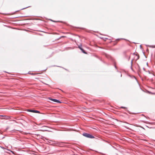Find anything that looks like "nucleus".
<instances>
[{
	"label": "nucleus",
	"mask_w": 155,
	"mask_h": 155,
	"mask_svg": "<svg viewBox=\"0 0 155 155\" xmlns=\"http://www.w3.org/2000/svg\"><path fill=\"white\" fill-rule=\"evenodd\" d=\"M83 135L85 137L90 138H94L92 135L86 133L84 134Z\"/></svg>",
	"instance_id": "1"
},
{
	"label": "nucleus",
	"mask_w": 155,
	"mask_h": 155,
	"mask_svg": "<svg viewBox=\"0 0 155 155\" xmlns=\"http://www.w3.org/2000/svg\"><path fill=\"white\" fill-rule=\"evenodd\" d=\"M148 132L152 134H155V128H151L148 131Z\"/></svg>",
	"instance_id": "2"
},
{
	"label": "nucleus",
	"mask_w": 155,
	"mask_h": 155,
	"mask_svg": "<svg viewBox=\"0 0 155 155\" xmlns=\"http://www.w3.org/2000/svg\"><path fill=\"white\" fill-rule=\"evenodd\" d=\"M133 55L134 56V59L136 61L138 60L139 59V56L136 53H134Z\"/></svg>",
	"instance_id": "3"
},
{
	"label": "nucleus",
	"mask_w": 155,
	"mask_h": 155,
	"mask_svg": "<svg viewBox=\"0 0 155 155\" xmlns=\"http://www.w3.org/2000/svg\"><path fill=\"white\" fill-rule=\"evenodd\" d=\"M49 100H51V101H52L54 102L58 103H61V101H59L58 100H56V99H52V98H49Z\"/></svg>",
	"instance_id": "4"
},
{
	"label": "nucleus",
	"mask_w": 155,
	"mask_h": 155,
	"mask_svg": "<svg viewBox=\"0 0 155 155\" xmlns=\"http://www.w3.org/2000/svg\"><path fill=\"white\" fill-rule=\"evenodd\" d=\"M4 117L3 118L4 119H9V117H8V116H4Z\"/></svg>",
	"instance_id": "5"
},
{
	"label": "nucleus",
	"mask_w": 155,
	"mask_h": 155,
	"mask_svg": "<svg viewBox=\"0 0 155 155\" xmlns=\"http://www.w3.org/2000/svg\"><path fill=\"white\" fill-rule=\"evenodd\" d=\"M80 50L82 51L84 53L87 54V53L82 48H81Z\"/></svg>",
	"instance_id": "6"
},
{
	"label": "nucleus",
	"mask_w": 155,
	"mask_h": 155,
	"mask_svg": "<svg viewBox=\"0 0 155 155\" xmlns=\"http://www.w3.org/2000/svg\"><path fill=\"white\" fill-rule=\"evenodd\" d=\"M33 113H40V112L39 111L36 110H34L33 111Z\"/></svg>",
	"instance_id": "7"
},
{
	"label": "nucleus",
	"mask_w": 155,
	"mask_h": 155,
	"mask_svg": "<svg viewBox=\"0 0 155 155\" xmlns=\"http://www.w3.org/2000/svg\"><path fill=\"white\" fill-rule=\"evenodd\" d=\"M34 110H28V111H29V112H33V111Z\"/></svg>",
	"instance_id": "8"
},
{
	"label": "nucleus",
	"mask_w": 155,
	"mask_h": 155,
	"mask_svg": "<svg viewBox=\"0 0 155 155\" xmlns=\"http://www.w3.org/2000/svg\"><path fill=\"white\" fill-rule=\"evenodd\" d=\"M78 48L80 49L81 48V46H78Z\"/></svg>",
	"instance_id": "9"
},
{
	"label": "nucleus",
	"mask_w": 155,
	"mask_h": 155,
	"mask_svg": "<svg viewBox=\"0 0 155 155\" xmlns=\"http://www.w3.org/2000/svg\"><path fill=\"white\" fill-rule=\"evenodd\" d=\"M121 108H125V107H122Z\"/></svg>",
	"instance_id": "10"
},
{
	"label": "nucleus",
	"mask_w": 155,
	"mask_h": 155,
	"mask_svg": "<svg viewBox=\"0 0 155 155\" xmlns=\"http://www.w3.org/2000/svg\"><path fill=\"white\" fill-rule=\"evenodd\" d=\"M32 74L33 75V74H34L32 73Z\"/></svg>",
	"instance_id": "11"
}]
</instances>
